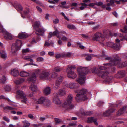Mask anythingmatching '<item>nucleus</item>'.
<instances>
[{
  "label": "nucleus",
  "instance_id": "obj_1",
  "mask_svg": "<svg viewBox=\"0 0 127 127\" xmlns=\"http://www.w3.org/2000/svg\"><path fill=\"white\" fill-rule=\"evenodd\" d=\"M79 75V79L76 80L80 84H84L85 82V78L84 76L87 74L89 71V70L87 67H80L77 69Z\"/></svg>",
  "mask_w": 127,
  "mask_h": 127
},
{
  "label": "nucleus",
  "instance_id": "obj_2",
  "mask_svg": "<svg viewBox=\"0 0 127 127\" xmlns=\"http://www.w3.org/2000/svg\"><path fill=\"white\" fill-rule=\"evenodd\" d=\"M73 98V96L72 95L69 94L63 105V107L68 111H70L74 108V105L71 103Z\"/></svg>",
  "mask_w": 127,
  "mask_h": 127
},
{
  "label": "nucleus",
  "instance_id": "obj_3",
  "mask_svg": "<svg viewBox=\"0 0 127 127\" xmlns=\"http://www.w3.org/2000/svg\"><path fill=\"white\" fill-rule=\"evenodd\" d=\"M75 92L78 93L76 95V97H75L76 100L78 101L80 100H85L87 98L86 94L87 92V90L85 89L82 88L79 91L75 90Z\"/></svg>",
  "mask_w": 127,
  "mask_h": 127
},
{
  "label": "nucleus",
  "instance_id": "obj_4",
  "mask_svg": "<svg viewBox=\"0 0 127 127\" xmlns=\"http://www.w3.org/2000/svg\"><path fill=\"white\" fill-rule=\"evenodd\" d=\"M113 64L116 65H118L119 67H125L127 66V61L121 63L120 59L118 57L115 58L114 61L113 62Z\"/></svg>",
  "mask_w": 127,
  "mask_h": 127
},
{
  "label": "nucleus",
  "instance_id": "obj_5",
  "mask_svg": "<svg viewBox=\"0 0 127 127\" xmlns=\"http://www.w3.org/2000/svg\"><path fill=\"white\" fill-rule=\"evenodd\" d=\"M106 45L114 49L119 50L120 49V44L119 43L114 44L112 42H107Z\"/></svg>",
  "mask_w": 127,
  "mask_h": 127
},
{
  "label": "nucleus",
  "instance_id": "obj_6",
  "mask_svg": "<svg viewBox=\"0 0 127 127\" xmlns=\"http://www.w3.org/2000/svg\"><path fill=\"white\" fill-rule=\"evenodd\" d=\"M40 70L39 69H36L35 70L34 73H32V76L29 77L28 80L29 81L33 82L34 81L36 80V76L35 74H38L40 72Z\"/></svg>",
  "mask_w": 127,
  "mask_h": 127
},
{
  "label": "nucleus",
  "instance_id": "obj_7",
  "mask_svg": "<svg viewBox=\"0 0 127 127\" xmlns=\"http://www.w3.org/2000/svg\"><path fill=\"white\" fill-rule=\"evenodd\" d=\"M66 71L67 73V76L69 78L74 79L76 77L77 75L73 71H68V68L66 69Z\"/></svg>",
  "mask_w": 127,
  "mask_h": 127
},
{
  "label": "nucleus",
  "instance_id": "obj_8",
  "mask_svg": "<svg viewBox=\"0 0 127 127\" xmlns=\"http://www.w3.org/2000/svg\"><path fill=\"white\" fill-rule=\"evenodd\" d=\"M118 57H114V58L112 59L109 56H105V60H110L111 61V63L109 64H104V65L106 66H111L112 65H113V62L115 60V58H117Z\"/></svg>",
  "mask_w": 127,
  "mask_h": 127
},
{
  "label": "nucleus",
  "instance_id": "obj_9",
  "mask_svg": "<svg viewBox=\"0 0 127 127\" xmlns=\"http://www.w3.org/2000/svg\"><path fill=\"white\" fill-rule=\"evenodd\" d=\"M105 36H102L101 33L98 32L96 33V41H99L100 42L104 40V39H105Z\"/></svg>",
  "mask_w": 127,
  "mask_h": 127
},
{
  "label": "nucleus",
  "instance_id": "obj_10",
  "mask_svg": "<svg viewBox=\"0 0 127 127\" xmlns=\"http://www.w3.org/2000/svg\"><path fill=\"white\" fill-rule=\"evenodd\" d=\"M97 74L99 76L103 78H106L108 74V72L106 71H100Z\"/></svg>",
  "mask_w": 127,
  "mask_h": 127
},
{
  "label": "nucleus",
  "instance_id": "obj_11",
  "mask_svg": "<svg viewBox=\"0 0 127 127\" xmlns=\"http://www.w3.org/2000/svg\"><path fill=\"white\" fill-rule=\"evenodd\" d=\"M49 73L46 71H43L40 75V77L41 79H47L50 75Z\"/></svg>",
  "mask_w": 127,
  "mask_h": 127
},
{
  "label": "nucleus",
  "instance_id": "obj_12",
  "mask_svg": "<svg viewBox=\"0 0 127 127\" xmlns=\"http://www.w3.org/2000/svg\"><path fill=\"white\" fill-rule=\"evenodd\" d=\"M58 94L57 93L55 94L54 96L53 97V102L54 103L57 104H60L61 102L58 97Z\"/></svg>",
  "mask_w": 127,
  "mask_h": 127
},
{
  "label": "nucleus",
  "instance_id": "obj_13",
  "mask_svg": "<svg viewBox=\"0 0 127 127\" xmlns=\"http://www.w3.org/2000/svg\"><path fill=\"white\" fill-rule=\"evenodd\" d=\"M20 49V47H18L15 44H13L12 45L11 52L14 54H15Z\"/></svg>",
  "mask_w": 127,
  "mask_h": 127
},
{
  "label": "nucleus",
  "instance_id": "obj_14",
  "mask_svg": "<svg viewBox=\"0 0 127 127\" xmlns=\"http://www.w3.org/2000/svg\"><path fill=\"white\" fill-rule=\"evenodd\" d=\"M45 30L43 29H39L36 30L35 33L38 35H43L44 34Z\"/></svg>",
  "mask_w": 127,
  "mask_h": 127
},
{
  "label": "nucleus",
  "instance_id": "obj_15",
  "mask_svg": "<svg viewBox=\"0 0 127 127\" xmlns=\"http://www.w3.org/2000/svg\"><path fill=\"white\" fill-rule=\"evenodd\" d=\"M5 35L4 36V38L6 39H12V37L11 34L5 31L3 33Z\"/></svg>",
  "mask_w": 127,
  "mask_h": 127
},
{
  "label": "nucleus",
  "instance_id": "obj_16",
  "mask_svg": "<svg viewBox=\"0 0 127 127\" xmlns=\"http://www.w3.org/2000/svg\"><path fill=\"white\" fill-rule=\"evenodd\" d=\"M46 98L44 97H41L38 99L36 101V103L40 104H44V102Z\"/></svg>",
  "mask_w": 127,
  "mask_h": 127
},
{
  "label": "nucleus",
  "instance_id": "obj_17",
  "mask_svg": "<svg viewBox=\"0 0 127 127\" xmlns=\"http://www.w3.org/2000/svg\"><path fill=\"white\" fill-rule=\"evenodd\" d=\"M17 95L16 96V97L17 98H19L20 97L23 96L25 94L21 91L20 90H18L16 92Z\"/></svg>",
  "mask_w": 127,
  "mask_h": 127
},
{
  "label": "nucleus",
  "instance_id": "obj_18",
  "mask_svg": "<svg viewBox=\"0 0 127 127\" xmlns=\"http://www.w3.org/2000/svg\"><path fill=\"white\" fill-rule=\"evenodd\" d=\"M114 111L115 110L113 109H109L107 110L104 113L103 115L104 116H108Z\"/></svg>",
  "mask_w": 127,
  "mask_h": 127
},
{
  "label": "nucleus",
  "instance_id": "obj_19",
  "mask_svg": "<svg viewBox=\"0 0 127 127\" xmlns=\"http://www.w3.org/2000/svg\"><path fill=\"white\" fill-rule=\"evenodd\" d=\"M11 74L14 77L17 76L19 74V71L17 69H14L11 70Z\"/></svg>",
  "mask_w": 127,
  "mask_h": 127
},
{
  "label": "nucleus",
  "instance_id": "obj_20",
  "mask_svg": "<svg viewBox=\"0 0 127 127\" xmlns=\"http://www.w3.org/2000/svg\"><path fill=\"white\" fill-rule=\"evenodd\" d=\"M28 36V35L26 33H19L18 36V37L21 39L26 38Z\"/></svg>",
  "mask_w": 127,
  "mask_h": 127
},
{
  "label": "nucleus",
  "instance_id": "obj_21",
  "mask_svg": "<svg viewBox=\"0 0 127 127\" xmlns=\"http://www.w3.org/2000/svg\"><path fill=\"white\" fill-rule=\"evenodd\" d=\"M43 93L46 95H48L51 93V89L49 87H46L43 90Z\"/></svg>",
  "mask_w": 127,
  "mask_h": 127
},
{
  "label": "nucleus",
  "instance_id": "obj_22",
  "mask_svg": "<svg viewBox=\"0 0 127 127\" xmlns=\"http://www.w3.org/2000/svg\"><path fill=\"white\" fill-rule=\"evenodd\" d=\"M80 111V113L82 115H90L92 114L91 112L84 111V110L82 109Z\"/></svg>",
  "mask_w": 127,
  "mask_h": 127
},
{
  "label": "nucleus",
  "instance_id": "obj_23",
  "mask_svg": "<svg viewBox=\"0 0 127 127\" xmlns=\"http://www.w3.org/2000/svg\"><path fill=\"white\" fill-rule=\"evenodd\" d=\"M24 81L25 80L24 78H20L14 81V82L16 84H19L23 83Z\"/></svg>",
  "mask_w": 127,
  "mask_h": 127
},
{
  "label": "nucleus",
  "instance_id": "obj_24",
  "mask_svg": "<svg viewBox=\"0 0 127 127\" xmlns=\"http://www.w3.org/2000/svg\"><path fill=\"white\" fill-rule=\"evenodd\" d=\"M20 75L22 77H25L29 76L30 74L28 72L22 71L20 72Z\"/></svg>",
  "mask_w": 127,
  "mask_h": 127
},
{
  "label": "nucleus",
  "instance_id": "obj_25",
  "mask_svg": "<svg viewBox=\"0 0 127 127\" xmlns=\"http://www.w3.org/2000/svg\"><path fill=\"white\" fill-rule=\"evenodd\" d=\"M51 104V102L50 100L46 98L44 102L43 106L46 107H48Z\"/></svg>",
  "mask_w": 127,
  "mask_h": 127
},
{
  "label": "nucleus",
  "instance_id": "obj_26",
  "mask_svg": "<svg viewBox=\"0 0 127 127\" xmlns=\"http://www.w3.org/2000/svg\"><path fill=\"white\" fill-rule=\"evenodd\" d=\"M30 89L33 92L36 91L37 90L36 86L34 85L33 83H31V85L30 87Z\"/></svg>",
  "mask_w": 127,
  "mask_h": 127
},
{
  "label": "nucleus",
  "instance_id": "obj_27",
  "mask_svg": "<svg viewBox=\"0 0 127 127\" xmlns=\"http://www.w3.org/2000/svg\"><path fill=\"white\" fill-rule=\"evenodd\" d=\"M76 85L77 84L74 83H70L68 85V87L71 89H74L76 88Z\"/></svg>",
  "mask_w": 127,
  "mask_h": 127
},
{
  "label": "nucleus",
  "instance_id": "obj_28",
  "mask_svg": "<svg viewBox=\"0 0 127 127\" xmlns=\"http://www.w3.org/2000/svg\"><path fill=\"white\" fill-rule=\"evenodd\" d=\"M126 107H124L123 108L121 109L117 113V115L120 116L123 114L124 112V111L126 109Z\"/></svg>",
  "mask_w": 127,
  "mask_h": 127
},
{
  "label": "nucleus",
  "instance_id": "obj_29",
  "mask_svg": "<svg viewBox=\"0 0 127 127\" xmlns=\"http://www.w3.org/2000/svg\"><path fill=\"white\" fill-rule=\"evenodd\" d=\"M16 46L18 47H20V48L22 46V43L21 40L17 39L15 43H14Z\"/></svg>",
  "mask_w": 127,
  "mask_h": 127
},
{
  "label": "nucleus",
  "instance_id": "obj_30",
  "mask_svg": "<svg viewBox=\"0 0 127 127\" xmlns=\"http://www.w3.org/2000/svg\"><path fill=\"white\" fill-rule=\"evenodd\" d=\"M66 94V92L64 88L62 89L59 90L58 94L59 95H64Z\"/></svg>",
  "mask_w": 127,
  "mask_h": 127
},
{
  "label": "nucleus",
  "instance_id": "obj_31",
  "mask_svg": "<svg viewBox=\"0 0 127 127\" xmlns=\"http://www.w3.org/2000/svg\"><path fill=\"white\" fill-rule=\"evenodd\" d=\"M95 56V55L93 54H86L85 56L86 59L87 61H90L91 60L92 57Z\"/></svg>",
  "mask_w": 127,
  "mask_h": 127
},
{
  "label": "nucleus",
  "instance_id": "obj_32",
  "mask_svg": "<svg viewBox=\"0 0 127 127\" xmlns=\"http://www.w3.org/2000/svg\"><path fill=\"white\" fill-rule=\"evenodd\" d=\"M21 98L22 100L21 101L22 103H26L27 101V98L26 97V96L25 95L23 96H22L21 97H20Z\"/></svg>",
  "mask_w": 127,
  "mask_h": 127
},
{
  "label": "nucleus",
  "instance_id": "obj_33",
  "mask_svg": "<svg viewBox=\"0 0 127 127\" xmlns=\"http://www.w3.org/2000/svg\"><path fill=\"white\" fill-rule=\"evenodd\" d=\"M33 57V56H31L30 57H26L24 58V59L27 61H30L31 63H32L33 62V60L31 59L32 57Z\"/></svg>",
  "mask_w": 127,
  "mask_h": 127
},
{
  "label": "nucleus",
  "instance_id": "obj_34",
  "mask_svg": "<svg viewBox=\"0 0 127 127\" xmlns=\"http://www.w3.org/2000/svg\"><path fill=\"white\" fill-rule=\"evenodd\" d=\"M1 56L2 58L5 59L6 57V54L5 52L3 50H2L0 52Z\"/></svg>",
  "mask_w": 127,
  "mask_h": 127
},
{
  "label": "nucleus",
  "instance_id": "obj_35",
  "mask_svg": "<svg viewBox=\"0 0 127 127\" xmlns=\"http://www.w3.org/2000/svg\"><path fill=\"white\" fill-rule=\"evenodd\" d=\"M88 123H91L94 122H95V120L94 118L90 117L88 118V120L87 121Z\"/></svg>",
  "mask_w": 127,
  "mask_h": 127
},
{
  "label": "nucleus",
  "instance_id": "obj_36",
  "mask_svg": "<svg viewBox=\"0 0 127 127\" xmlns=\"http://www.w3.org/2000/svg\"><path fill=\"white\" fill-rule=\"evenodd\" d=\"M118 74L119 75H120L121 77H124L125 76L126 73L125 71L122 70L119 71L118 73Z\"/></svg>",
  "mask_w": 127,
  "mask_h": 127
},
{
  "label": "nucleus",
  "instance_id": "obj_37",
  "mask_svg": "<svg viewBox=\"0 0 127 127\" xmlns=\"http://www.w3.org/2000/svg\"><path fill=\"white\" fill-rule=\"evenodd\" d=\"M53 33L54 36L56 35L57 37L59 38H60V37L59 35V32L57 29H56V31H54Z\"/></svg>",
  "mask_w": 127,
  "mask_h": 127
},
{
  "label": "nucleus",
  "instance_id": "obj_38",
  "mask_svg": "<svg viewBox=\"0 0 127 127\" xmlns=\"http://www.w3.org/2000/svg\"><path fill=\"white\" fill-rule=\"evenodd\" d=\"M62 69L63 68H62L59 66H57L54 68V70L55 72H59L61 71Z\"/></svg>",
  "mask_w": 127,
  "mask_h": 127
},
{
  "label": "nucleus",
  "instance_id": "obj_39",
  "mask_svg": "<svg viewBox=\"0 0 127 127\" xmlns=\"http://www.w3.org/2000/svg\"><path fill=\"white\" fill-rule=\"evenodd\" d=\"M60 83L56 81L55 85L53 86V88L55 89H58L59 87Z\"/></svg>",
  "mask_w": 127,
  "mask_h": 127
},
{
  "label": "nucleus",
  "instance_id": "obj_40",
  "mask_svg": "<svg viewBox=\"0 0 127 127\" xmlns=\"http://www.w3.org/2000/svg\"><path fill=\"white\" fill-rule=\"evenodd\" d=\"M15 8L18 11L22 10L23 8L21 5L20 4H19L17 5L16 7H15Z\"/></svg>",
  "mask_w": 127,
  "mask_h": 127
},
{
  "label": "nucleus",
  "instance_id": "obj_41",
  "mask_svg": "<svg viewBox=\"0 0 127 127\" xmlns=\"http://www.w3.org/2000/svg\"><path fill=\"white\" fill-rule=\"evenodd\" d=\"M40 25L39 22H36L34 23V27L36 29V28L39 27Z\"/></svg>",
  "mask_w": 127,
  "mask_h": 127
},
{
  "label": "nucleus",
  "instance_id": "obj_42",
  "mask_svg": "<svg viewBox=\"0 0 127 127\" xmlns=\"http://www.w3.org/2000/svg\"><path fill=\"white\" fill-rule=\"evenodd\" d=\"M113 77L111 76H107L106 78V81L108 83H110Z\"/></svg>",
  "mask_w": 127,
  "mask_h": 127
},
{
  "label": "nucleus",
  "instance_id": "obj_43",
  "mask_svg": "<svg viewBox=\"0 0 127 127\" xmlns=\"http://www.w3.org/2000/svg\"><path fill=\"white\" fill-rule=\"evenodd\" d=\"M67 27L68 28L70 29H76V27L73 25H68Z\"/></svg>",
  "mask_w": 127,
  "mask_h": 127
},
{
  "label": "nucleus",
  "instance_id": "obj_44",
  "mask_svg": "<svg viewBox=\"0 0 127 127\" xmlns=\"http://www.w3.org/2000/svg\"><path fill=\"white\" fill-rule=\"evenodd\" d=\"M54 44L53 42H51L49 43L47 41H45V43L44 45V46H49L51 45H53Z\"/></svg>",
  "mask_w": 127,
  "mask_h": 127
},
{
  "label": "nucleus",
  "instance_id": "obj_45",
  "mask_svg": "<svg viewBox=\"0 0 127 127\" xmlns=\"http://www.w3.org/2000/svg\"><path fill=\"white\" fill-rule=\"evenodd\" d=\"M63 79V77L62 76H60L58 78L56 81L60 83L62 81Z\"/></svg>",
  "mask_w": 127,
  "mask_h": 127
},
{
  "label": "nucleus",
  "instance_id": "obj_46",
  "mask_svg": "<svg viewBox=\"0 0 127 127\" xmlns=\"http://www.w3.org/2000/svg\"><path fill=\"white\" fill-rule=\"evenodd\" d=\"M6 80V78L4 76H3L2 78L0 80V82L3 83H4Z\"/></svg>",
  "mask_w": 127,
  "mask_h": 127
},
{
  "label": "nucleus",
  "instance_id": "obj_47",
  "mask_svg": "<svg viewBox=\"0 0 127 127\" xmlns=\"http://www.w3.org/2000/svg\"><path fill=\"white\" fill-rule=\"evenodd\" d=\"M68 68V70L69 69L70 70H71L75 69L76 68V67L75 65H71L70 66V65H68V68Z\"/></svg>",
  "mask_w": 127,
  "mask_h": 127
},
{
  "label": "nucleus",
  "instance_id": "obj_48",
  "mask_svg": "<svg viewBox=\"0 0 127 127\" xmlns=\"http://www.w3.org/2000/svg\"><path fill=\"white\" fill-rule=\"evenodd\" d=\"M6 31L3 29L2 26H0V32L4 33Z\"/></svg>",
  "mask_w": 127,
  "mask_h": 127
},
{
  "label": "nucleus",
  "instance_id": "obj_49",
  "mask_svg": "<svg viewBox=\"0 0 127 127\" xmlns=\"http://www.w3.org/2000/svg\"><path fill=\"white\" fill-rule=\"evenodd\" d=\"M102 7L103 8H106V9L107 10H110L111 8L108 6H106V5H103L102 6Z\"/></svg>",
  "mask_w": 127,
  "mask_h": 127
},
{
  "label": "nucleus",
  "instance_id": "obj_50",
  "mask_svg": "<svg viewBox=\"0 0 127 127\" xmlns=\"http://www.w3.org/2000/svg\"><path fill=\"white\" fill-rule=\"evenodd\" d=\"M3 120L7 123H9L10 121V120L6 116H4L3 117Z\"/></svg>",
  "mask_w": 127,
  "mask_h": 127
},
{
  "label": "nucleus",
  "instance_id": "obj_51",
  "mask_svg": "<svg viewBox=\"0 0 127 127\" xmlns=\"http://www.w3.org/2000/svg\"><path fill=\"white\" fill-rule=\"evenodd\" d=\"M28 117L30 119L32 120H33L35 119V118L34 117L32 114H29L28 115Z\"/></svg>",
  "mask_w": 127,
  "mask_h": 127
},
{
  "label": "nucleus",
  "instance_id": "obj_52",
  "mask_svg": "<svg viewBox=\"0 0 127 127\" xmlns=\"http://www.w3.org/2000/svg\"><path fill=\"white\" fill-rule=\"evenodd\" d=\"M37 61L39 62H41L44 61V59L42 57H38L37 59Z\"/></svg>",
  "mask_w": 127,
  "mask_h": 127
},
{
  "label": "nucleus",
  "instance_id": "obj_53",
  "mask_svg": "<svg viewBox=\"0 0 127 127\" xmlns=\"http://www.w3.org/2000/svg\"><path fill=\"white\" fill-rule=\"evenodd\" d=\"M5 90L6 91H9L11 90V88L9 86H6L5 88Z\"/></svg>",
  "mask_w": 127,
  "mask_h": 127
},
{
  "label": "nucleus",
  "instance_id": "obj_54",
  "mask_svg": "<svg viewBox=\"0 0 127 127\" xmlns=\"http://www.w3.org/2000/svg\"><path fill=\"white\" fill-rule=\"evenodd\" d=\"M77 44L79 46V47L81 49H83L84 48V46H83L82 44L80 42L77 43Z\"/></svg>",
  "mask_w": 127,
  "mask_h": 127
},
{
  "label": "nucleus",
  "instance_id": "obj_55",
  "mask_svg": "<svg viewBox=\"0 0 127 127\" xmlns=\"http://www.w3.org/2000/svg\"><path fill=\"white\" fill-rule=\"evenodd\" d=\"M29 12V9L28 8H26L25 10L24 11V14L26 15L28 14Z\"/></svg>",
  "mask_w": 127,
  "mask_h": 127
},
{
  "label": "nucleus",
  "instance_id": "obj_56",
  "mask_svg": "<svg viewBox=\"0 0 127 127\" xmlns=\"http://www.w3.org/2000/svg\"><path fill=\"white\" fill-rule=\"evenodd\" d=\"M29 51V49L27 48L26 49H23L22 51V53L23 54L25 53H27Z\"/></svg>",
  "mask_w": 127,
  "mask_h": 127
},
{
  "label": "nucleus",
  "instance_id": "obj_57",
  "mask_svg": "<svg viewBox=\"0 0 127 127\" xmlns=\"http://www.w3.org/2000/svg\"><path fill=\"white\" fill-rule=\"evenodd\" d=\"M55 121L57 123H60L62 122V121L60 119L57 118L55 119Z\"/></svg>",
  "mask_w": 127,
  "mask_h": 127
},
{
  "label": "nucleus",
  "instance_id": "obj_58",
  "mask_svg": "<svg viewBox=\"0 0 127 127\" xmlns=\"http://www.w3.org/2000/svg\"><path fill=\"white\" fill-rule=\"evenodd\" d=\"M4 108L5 109H6L10 110H13L14 109L13 108L8 106H7L5 107Z\"/></svg>",
  "mask_w": 127,
  "mask_h": 127
},
{
  "label": "nucleus",
  "instance_id": "obj_59",
  "mask_svg": "<svg viewBox=\"0 0 127 127\" xmlns=\"http://www.w3.org/2000/svg\"><path fill=\"white\" fill-rule=\"evenodd\" d=\"M62 40L64 41H67V38L65 36H63L61 38Z\"/></svg>",
  "mask_w": 127,
  "mask_h": 127
},
{
  "label": "nucleus",
  "instance_id": "obj_60",
  "mask_svg": "<svg viewBox=\"0 0 127 127\" xmlns=\"http://www.w3.org/2000/svg\"><path fill=\"white\" fill-rule=\"evenodd\" d=\"M59 22V20L57 19H55L53 21V23L54 24H56L58 23Z\"/></svg>",
  "mask_w": 127,
  "mask_h": 127
},
{
  "label": "nucleus",
  "instance_id": "obj_61",
  "mask_svg": "<svg viewBox=\"0 0 127 127\" xmlns=\"http://www.w3.org/2000/svg\"><path fill=\"white\" fill-rule=\"evenodd\" d=\"M55 57L56 59H59L61 57H62L61 54H58L56 55Z\"/></svg>",
  "mask_w": 127,
  "mask_h": 127
},
{
  "label": "nucleus",
  "instance_id": "obj_62",
  "mask_svg": "<svg viewBox=\"0 0 127 127\" xmlns=\"http://www.w3.org/2000/svg\"><path fill=\"white\" fill-rule=\"evenodd\" d=\"M76 123H71L69 124V126H76Z\"/></svg>",
  "mask_w": 127,
  "mask_h": 127
},
{
  "label": "nucleus",
  "instance_id": "obj_63",
  "mask_svg": "<svg viewBox=\"0 0 127 127\" xmlns=\"http://www.w3.org/2000/svg\"><path fill=\"white\" fill-rule=\"evenodd\" d=\"M103 103V102L102 101H99L97 103V105L98 106H101Z\"/></svg>",
  "mask_w": 127,
  "mask_h": 127
},
{
  "label": "nucleus",
  "instance_id": "obj_64",
  "mask_svg": "<svg viewBox=\"0 0 127 127\" xmlns=\"http://www.w3.org/2000/svg\"><path fill=\"white\" fill-rule=\"evenodd\" d=\"M57 74L55 72L53 73L51 75V77L53 78H55L57 76Z\"/></svg>",
  "mask_w": 127,
  "mask_h": 127
}]
</instances>
